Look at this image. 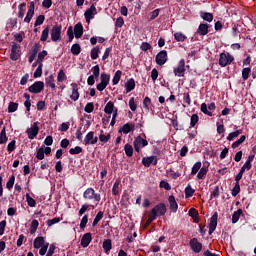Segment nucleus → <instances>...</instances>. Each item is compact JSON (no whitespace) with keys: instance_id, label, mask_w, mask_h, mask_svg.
Returning a JSON list of instances; mask_svg holds the SVG:
<instances>
[{"instance_id":"473e14b6","label":"nucleus","mask_w":256,"mask_h":256,"mask_svg":"<svg viewBox=\"0 0 256 256\" xmlns=\"http://www.w3.org/2000/svg\"><path fill=\"white\" fill-rule=\"evenodd\" d=\"M124 151H125V155H127L128 157H133V146L129 143L124 145Z\"/></svg>"},{"instance_id":"393cba45","label":"nucleus","mask_w":256,"mask_h":256,"mask_svg":"<svg viewBox=\"0 0 256 256\" xmlns=\"http://www.w3.org/2000/svg\"><path fill=\"white\" fill-rule=\"evenodd\" d=\"M239 135H243L242 129L229 133L226 139L227 141H233V139L237 138Z\"/></svg>"},{"instance_id":"2f4dec72","label":"nucleus","mask_w":256,"mask_h":256,"mask_svg":"<svg viewBox=\"0 0 256 256\" xmlns=\"http://www.w3.org/2000/svg\"><path fill=\"white\" fill-rule=\"evenodd\" d=\"M38 228H39V221L32 220L31 226H30V234L33 235L34 233H37Z\"/></svg>"},{"instance_id":"09e8293b","label":"nucleus","mask_w":256,"mask_h":256,"mask_svg":"<svg viewBox=\"0 0 256 256\" xmlns=\"http://www.w3.org/2000/svg\"><path fill=\"white\" fill-rule=\"evenodd\" d=\"M209 171V169L202 167L200 168V171L197 174V178L198 179H205V176L207 175V172Z\"/></svg>"},{"instance_id":"a18cd8bd","label":"nucleus","mask_w":256,"mask_h":256,"mask_svg":"<svg viewBox=\"0 0 256 256\" xmlns=\"http://www.w3.org/2000/svg\"><path fill=\"white\" fill-rule=\"evenodd\" d=\"M71 53L72 55H79L81 53V45L79 44H73L71 47Z\"/></svg>"},{"instance_id":"bf43d9fd","label":"nucleus","mask_w":256,"mask_h":256,"mask_svg":"<svg viewBox=\"0 0 256 256\" xmlns=\"http://www.w3.org/2000/svg\"><path fill=\"white\" fill-rule=\"evenodd\" d=\"M143 107L146 109V111H149V107H151V98L149 96H146L143 100Z\"/></svg>"},{"instance_id":"bb28decb","label":"nucleus","mask_w":256,"mask_h":256,"mask_svg":"<svg viewBox=\"0 0 256 256\" xmlns=\"http://www.w3.org/2000/svg\"><path fill=\"white\" fill-rule=\"evenodd\" d=\"M200 17L201 19H203L204 21H207L208 23H211V21H213V14L209 13V12H200Z\"/></svg>"},{"instance_id":"f03ea898","label":"nucleus","mask_w":256,"mask_h":256,"mask_svg":"<svg viewBox=\"0 0 256 256\" xmlns=\"http://www.w3.org/2000/svg\"><path fill=\"white\" fill-rule=\"evenodd\" d=\"M109 81H111V76L107 73H102L100 75V83L96 85L97 91H105L107 85H109Z\"/></svg>"},{"instance_id":"338daca9","label":"nucleus","mask_w":256,"mask_h":256,"mask_svg":"<svg viewBox=\"0 0 256 256\" xmlns=\"http://www.w3.org/2000/svg\"><path fill=\"white\" fill-rule=\"evenodd\" d=\"M74 33H83V24L77 23L74 26Z\"/></svg>"},{"instance_id":"c9c22d12","label":"nucleus","mask_w":256,"mask_h":256,"mask_svg":"<svg viewBox=\"0 0 256 256\" xmlns=\"http://www.w3.org/2000/svg\"><path fill=\"white\" fill-rule=\"evenodd\" d=\"M19 109V104L17 102H10L8 105V113H15Z\"/></svg>"},{"instance_id":"6e6552de","label":"nucleus","mask_w":256,"mask_h":256,"mask_svg":"<svg viewBox=\"0 0 256 256\" xmlns=\"http://www.w3.org/2000/svg\"><path fill=\"white\" fill-rule=\"evenodd\" d=\"M28 139L33 140L39 135V122H34L31 128L26 130Z\"/></svg>"},{"instance_id":"7ed1b4c3","label":"nucleus","mask_w":256,"mask_h":256,"mask_svg":"<svg viewBox=\"0 0 256 256\" xmlns=\"http://www.w3.org/2000/svg\"><path fill=\"white\" fill-rule=\"evenodd\" d=\"M232 61H235V58L231 54L225 53V52H222L220 54V58H219L220 67H227V65H231Z\"/></svg>"},{"instance_id":"c85d7f7f","label":"nucleus","mask_w":256,"mask_h":256,"mask_svg":"<svg viewBox=\"0 0 256 256\" xmlns=\"http://www.w3.org/2000/svg\"><path fill=\"white\" fill-rule=\"evenodd\" d=\"M195 195V189L191 187V184H188L185 188V197L186 199H189L190 197H193Z\"/></svg>"},{"instance_id":"f257e3e1","label":"nucleus","mask_w":256,"mask_h":256,"mask_svg":"<svg viewBox=\"0 0 256 256\" xmlns=\"http://www.w3.org/2000/svg\"><path fill=\"white\" fill-rule=\"evenodd\" d=\"M83 199L85 201H94L95 203H99V201H101V194L96 193L95 189L90 187L84 191Z\"/></svg>"},{"instance_id":"9d476101","label":"nucleus","mask_w":256,"mask_h":256,"mask_svg":"<svg viewBox=\"0 0 256 256\" xmlns=\"http://www.w3.org/2000/svg\"><path fill=\"white\" fill-rule=\"evenodd\" d=\"M97 141H99V138L95 136L93 131L88 132L84 138L85 145H97Z\"/></svg>"},{"instance_id":"79ce46f5","label":"nucleus","mask_w":256,"mask_h":256,"mask_svg":"<svg viewBox=\"0 0 256 256\" xmlns=\"http://www.w3.org/2000/svg\"><path fill=\"white\" fill-rule=\"evenodd\" d=\"M87 223H89V215L85 214L80 222V229L84 230L87 227Z\"/></svg>"},{"instance_id":"e433bc0d","label":"nucleus","mask_w":256,"mask_h":256,"mask_svg":"<svg viewBox=\"0 0 256 256\" xmlns=\"http://www.w3.org/2000/svg\"><path fill=\"white\" fill-rule=\"evenodd\" d=\"M90 56H91V59H93V61L99 58V46L92 48L90 52Z\"/></svg>"},{"instance_id":"0eeeda50","label":"nucleus","mask_w":256,"mask_h":256,"mask_svg":"<svg viewBox=\"0 0 256 256\" xmlns=\"http://www.w3.org/2000/svg\"><path fill=\"white\" fill-rule=\"evenodd\" d=\"M175 77H185V59L178 62V67L173 68Z\"/></svg>"},{"instance_id":"0e129e2a","label":"nucleus","mask_w":256,"mask_h":256,"mask_svg":"<svg viewBox=\"0 0 256 256\" xmlns=\"http://www.w3.org/2000/svg\"><path fill=\"white\" fill-rule=\"evenodd\" d=\"M219 186H215L214 190L210 194V199H215L216 197H219L220 195Z\"/></svg>"},{"instance_id":"774afa93","label":"nucleus","mask_w":256,"mask_h":256,"mask_svg":"<svg viewBox=\"0 0 256 256\" xmlns=\"http://www.w3.org/2000/svg\"><path fill=\"white\" fill-rule=\"evenodd\" d=\"M52 33H61V24H55L53 27H52Z\"/></svg>"},{"instance_id":"6e6d98bb","label":"nucleus","mask_w":256,"mask_h":256,"mask_svg":"<svg viewBox=\"0 0 256 256\" xmlns=\"http://www.w3.org/2000/svg\"><path fill=\"white\" fill-rule=\"evenodd\" d=\"M159 187L161 189H165L166 191H171V184L165 180L160 181Z\"/></svg>"},{"instance_id":"f8f14e48","label":"nucleus","mask_w":256,"mask_h":256,"mask_svg":"<svg viewBox=\"0 0 256 256\" xmlns=\"http://www.w3.org/2000/svg\"><path fill=\"white\" fill-rule=\"evenodd\" d=\"M219 217V213L215 212L212 217L210 218V223H209V235H213L215 230L217 229V219Z\"/></svg>"},{"instance_id":"cd10ccee","label":"nucleus","mask_w":256,"mask_h":256,"mask_svg":"<svg viewBox=\"0 0 256 256\" xmlns=\"http://www.w3.org/2000/svg\"><path fill=\"white\" fill-rule=\"evenodd\" d=\"M246 139H247V136L242 135L237 141L232 143V145H231L232 149H237V147H239V145H243V143H245Z\"/></svg>"},{"instance_id":"dca6fc26","label":"nucleus","mask_w":256,"mask_h":256,"mask_svg":"<svg viewBox=\"0 0 256 256\" xmlns=\"http://www.w3.org/2000/svg\"><path fill=\"white\" fill-rule=\"evenodd\" d=\"M96 14H97V8L95 7V5H91L90 8L86 10V12L84 13L86 21L89 23V21L93 19V15H96Z\"/></svg>"},{"instance_id":"6ab92c4d","label":"nucleus","mask_w":256,"mask_h":256,"mask_svg":"<svg viewBox=\"0 0 256 256\" xmlns=\"http://www.w3.org/2000/svg\"><path fill=\"white\" fill-rule=\"evenodd\" d=\"M170 210L172 213H177V209H179V204H177V200H175V196L171 195L168 198Z\"/></svg>"},{"instance_id":"a878e982","label":"nucleus","mask_w":256,"mask_h":256,"mask_svg":"<svg viewBox=\"0 0 256 256\" xmlns=\"http://www.w3.org/2000/svg\"><path fill=\"white\" fill-rule=\"evenodd\" d=\"M114 110L115 104L112 101H109L104 108V113H106L107 115H111V113H113Z\"/></svg>"},{"instance_id":"2eb2a0df","label":"nucleus","mask_w":256,"mask_h":256,"mask_svg":"<svg viewBox=\"0 0 256 256\" xmlns=\"http://www.w3.org/2000/svg\"><path fill=\"white\" fill-rule=\"evenodd\" d=\"M72 87V94L70 95V99L72 101H79V85H77V83H72L71 84Z\"/></svg>"},{"instance_id":"7c9ffc66","label":"nucleus","mask_w":256,"mask_h":256,"mask_svg":"<svg viewBox=\"0 0 256 256\" xmlns=\"http://www.w3.org/2000/svg\"><path fill=\"white\" fill-rule=\"evenodd\" d=\"M241 215H243L242 209H238L237 211H235L232 215V223H237L239 221Z\"/></svg>"},{"instance_id":"39448f33","label":"nucleus","mask_w":256,"mask_h":256,"mask_svg":"<svg viewBox=\"0 0 256 256\" xmlns=\"http://www.w3.org/2000/svg\"><path fill=\"white\" fill-rule=\"evenodd\" d=\"M43 89H45V83L43 81H36L28 87L29 93H34L35 95L41 93Z\"/></svg>"},{"instance_id":"aec40b11","label":"nucleus","mask_w":256,"mask_h":256,"mask_svg":"<svg viewBox=\"0 0 256 256\" xmlns=\"http://www.w3.org/2000/svg\"><path fill=\"white\" fill-rule=\"evenodd\" d=\"M46 87H51L52 91H55L56 85H55V76L51 74L50 76L45 78Z\"/></svg>"},{"instance_id":"ea45409f","label":"nucleus","mask_w":256,"mask_h":256,"mask_svg":"<svg viewBox=\"0 0 256 256\" xmlns=\"http://www.w3.org/2000/svg\"><path fill=\"white\" fill-rule=\"evenodd\" d=\"M26 201L29 207H36L37 205V202L35 201V199H33V197H31L29 193L26 194Z\"/></svg>"},{"instance_id":"de8ad7c7","label":"nucleus","mask_w":256,"mask_h":256,"mask_svg":"<svg viewBox=\"0 0 256 256\" xmlns=\"http://www.w3.org/2000/svg\"><path fill=\"white\" fill-rule=\"evenodd\" d=\"M197 33H209V24H200Z\"/></svg>"},{"instance_id":"4be33fe9","label":"nucleus","mask_w":256,"mask_h":256,"mask_svg":"<svg viewBox=\"0 0 256 256\" xmlns=\"http://www.w3.org/2000/svg\"><path fill=\"white\" fill-rule=\"evenodd\" d=\"M45 243V238L42 236H38L34 239L33 247L34 249H41Z\"/></svg>"},{"instance_id":"423d86ee","label":"nucleus","mask_w":256,"mask_h":256,"mask_svg":"<svg viewBox=\"0 0 256 256\" xmlns=\"http://www.w3.org/2000/svg\"><path fill=\"white\" fill-rule=\"evenodd\" d=\"M21 45L13 42L11 53H10V59L11 61H17L19 60V57H21Z\"/></svg>"},{"instance_id":"e2e57ef3","label":"nucleus","mask_w":256,"mask_h":256,"mask_svg":"<svg viewBox=\"0 0 256 256\" xmlns=\"http://www.w3.org/2000/svg\"><path fill=\"white\" fill-rule=\"evenodd\" d=\"M197 123H199V115L193 114L191 116V121H190L191 127H195V125H197Z\"/></svg>"},{"instance_id":"b1692460","label":"nucleus","mask_w":256,"mask_h":256,"mask_svg":"<svg viewBox=\"0 0 256 256\" xmlns=\"http://www.w3.org/2000/svg\"><path fill=\"white\" fill-rule=\"evenodd\" d=\"M133 129H135L134 124L126 123L123 125V127L121 128L120 131H122V133H124V135H128V133H131L133 131Z\"/></svg>"},{"instance_id":"4468645a","label":"nucleus","mask_w":256,"mask_h":256,"mask_svg":"<svg viewBox=\"0 0 256 256\" xmlns=\"http://www.w3.org/2000/svg\"><path fill=\"white\" fill-rule=\"evenodd\" d=\"M33 15H35V2H30L27 15L24 18L25 23H31V19H33Z\"/></svg>"},{"instance_id":"a19ab883","label":"nucleus","mask_w":256,"mask_h":256,"mask_svg":"<svg viewBox=\"0 0 256 256\" xmlns=\"http://www.w3.org/2000/svg\"><path fill=\"white\" fill-rule=\"evenodd\" d=\"M85 113H93L95 111V104L93 102H88L84 107Z\"/></svg>"},{"instance_id":"49530a36","label":"nucleus","mask_w":256,"mask_h":256,"mask_svg":"<svg viewBox=\"0 0 256 256\" xmlns=\"http://www.w3.org/2000/svg\"><path fill=\"white\" fill-rule=\"evenodd\" d=\"M201 170V162H196L191 170V175H197L199 171Z\"/></svg>"},{"instance_id":"72a5a7b5","label":"nucleus","mask_w":256,"mask_h":256,"mask_svg":"<svg viewBox=\"0 0 256 256\" xmlns=\"http://www.w3.org/2000/svg\"><path fill=\"white\" fill-rule=\"evenodd\" d=\"M122 74H123V72H121V70L116 71V73L112 79L113 85H119V81H121Z\"/></svg>"},{"instance_id":"603ef678","label":"nucleus","mask_w":256,"mask_h":256,"mask_svg":"<svg viewBox=\"0 0 256 256\" xmlns=\"http://www.w3.org/2000/svg\"><path fill=\"white\" fill-rule=\"evenodd\" d=\"M92 73H93V77H95V79H99V75L101 73V69L99 68V65H95L94 67H92L91 69Z\"/></svg>"},{"instance_id":"13d9d810","label":"nucleus","mask_w":256,"mask_h":256,"mask_svg":"<svg viewBox=\"0 0 256 256\" xmlns=\"http://www.w3.org/2000/svg\"><path fill=\"white\" fill-rule=\"evenodd\" d=\"M25 7H27V4L25 3L20 4L19 13H18V17L20 19H23V17H25Z\"/></svg>"},{"instance_id":"4d7b16f0","label":"nucleus","mask_w":256,"mask_h":256,"mask_svg":"<svg viewBox=\"0 0 256 256\" xmlns=\"http://www.w3.org/2000/svg\"><path fill=\"white\" fill-rule=\"evenodd\" d=\"M60 222H61V218L55 217L53 219L47 220L46 225H48V227H53V225H56V223H60Z\"/></svg>"},{"instance_id":"20e7f679","label":"nucleus","mask_w":256,"mask_h":256,"mask_svg":"<svg viewBox=\"0 0 256 256\" xmlns=\"http://www.w3.org/2000/svg\"><path fill=\"white\" fill-rule=\"evenodd\" d=\"M147 145H149V142L147 141V139H144L141 136L136 137L133 141V146L136 153H140L141 149H143V147H147Z\"/></svg>"},{"instance_id":"f704fd0d","label":"nucleus","mask_w":256,"mask_h":256,"mask_svg":"<svg viewBox=\"0 0 256 256\" xmlns=\"http://www.w3.org/2000/svg\"><path fill=\"white\" fill-rule=\"evenodd\" d=\"M36 159H38L39 161H43V159H45V148L40 147L37 150Z\"/></svg>"},{"instance_id":"37998d69","label":"nucleus","mask_w":256,"mask_h":256,"mask_svg":"<svg viewBox=\"0 0 256 256\" xmlns=\"http://www.w3.org/2000/svg\"><path fill=\"white\" fill-rule=\"evenodd\" d=\"M241 193V185L239 183H235V186L232 189V197H237Z\"/></svg>"},{"instance_id":"5fc2aeb1","label":"nucleus","mask_w":256,"mask_h":256,"mask_svg":"<svg viewBox=\"0 0 256 256\" xmlns=\"http://www.w3.org/2000/svg\"><path fill=\"white\" fill-rule=\"evenodd\" d=\"M174 39L183 43V41L187 40V36H185V34H183V33H174Z\"/></svg>"},{"instance_id":"8fccbe9b","label":"nucleus","mask_w":256,"mask_h":256,"mask_svg":"<svg viewBox=\"0 0 256 256\" xmlns=\"http://www.w3.org/2000/svg\"><path fill=\"white\" fill-rule=\"evenodd\" d=\"M101 219H103V211H99L97 213V215L94 218V221L92 223V227H96V225L99 223V221H101Z\"/></svg>"},{"instance_id":"ddd939ff","label":"nucleus","mask_w":256,"mask_h":256,"mask_svg":"<svg viewBox=\"0 0 256 256\" xmlns=\"http://www.w3.org/2000/svg\"><path fill=\"white\" fill-rule=\"evenodd\" d=\"M152 211H155L156 216L163 217V215L167 213V206L165 203H159L152 209Z\"/></svg>"},{"instance_id":"69168bd1","label":"nucleus","mask_w":256,"mask_h":256,"mask_svg":"<svg viewBox=\"0 0 256 256\" xmlns=\"http://www.w3.org/2000/svg\"><path fill=\"white\" fill-rule=\"evenodd\" d=\"M16 141L12 140L8 145H7V151L8 153H13V150L15 149Z\"/></svg>"},{"instance_id":"c03bdc74","label":"nucleus","mask_w":256,"mask_h":256,"mask_svg":"<svg viewBox=\"0 0 256 256\" xmlns=\"http://www.w3.org/2000/svg\"><path fill=\"white\" fill-rule=\"evenodd\" d=\"M200 109L202 113H204V115H208V117H213V112L209 111L206 103H202Z\"/></svg>"},{"instance_id":"9b49d317","label":"nucleus","mask_w":256,"mask_h":256,"mask_svg":"<svg viewBox=\"0 0 256 256\" xmlns=\"http://www.w3.org/2000/svg\"><path fill=\"white\" fill-rule=\"evenodd\" d=\"M189 245L194 253H201L203 249V244L197 238H192Z\"/></svg>"},{"instance_id":"412c9836","label":"nucleus","mask_w":256,"mask_h":256,"mask_svg":"<svg viewBox=\"0 0 256 256\" xmlns=\"http://www.w3.org/2000/svg\"><path fill=\"white\" fill-rule=\"evenodd\" d=\"M102 247L104 249V253H106V255H109L111 249H113V243L111 242V239L104 240Z\"/></svg>"},{"instance_id":"680f3d73","label":"nucleus","mask_w":256,"mask_h":256,"mask_svg":"<svg viewBox=\"0 0 256 256\" xmlns=\"http://www.w3.org/2000/svg\"><path fill=\"white\" fill-rule=\"evenodd\" d=\"M13 185H15V175L10 176L8 182L6 183L7 189H13Z\"/></svg>"},{"instance_id":"5701e85b","label":"nucleus","mask_w":256,"mask_h":256,"mask_svg":"<svg viewBox=\"0 0 256 256\" xmlns=\"http://www.w3.org/2000/svg\"><path fill=\"white\" fill-rule=\"evenodd\" d=\"M126 93H131L135 89V79L130 78L125 84Z\"/></svg>"},{"instance_id":"864d4df0","label":"nucleus","mask_w":256,"mask_h":256,"mask_svg":"<svg viewBox=\"0 0 256 256\" xmlns=\"http://www.w3.org/2000/svg\"><path fill=\"white\" fill-rule=\"evenodd\" d=\"M251 74V68L246 67L242 70V79H244V81H247V79H249V75Z\"/></svg>"},{"instance_id":"052dcab7","label":"nucleus","mask_w":256,"mask_h":256,"mask_svg":"<svg viewBox=\"0 0 256 256\" xmlns=\"http://www.w3.org/2000/svg\"><path fill=\"white\" fill-rule=\"evenodd\" d=\"M48 53L47 50H43L42 52L38 53V63L41 64L43 63V59H45V57H47Z\"/></svg>"},{"instance_id":"3c124183","label":"nucleus","mask_w":256,"mask_h":256,"mask_svg":"<svg viewBox=\"0 0 256 256\" xmlns=\"http://www.w3.org/2000/svg\"><path fill=\"white\" fill-rule=\"evenodd\" d=\"M70 155H79L80 153H83V148L80 146H76L75 148H71L69 150Z\"/></svg>"},{"instance_id":"f3484780","label":"nucleus","mask_w":256,"mask_h":256,"mask_svg":"<svg viewBox=\"0 0 256 256\" xmlns=\"http://www.w3.org/2000/svg\"><path fill=\"white\" fill-rule=\"evenodd\" d=\"M144 167H151V165H157V156L144 157L142 159Z\"/></svg>"},{"instance_id":"a211bd4d","label":"nucleus","mask_w":256,"mask_h":256,"mask_svg":"<svg viewBox=\"0 0 256 256\" xmlns=\"http://www.w3.org/2000/svg\"><path fill=\"white\" fill-rule=\"evenodd\" d=\"M91 241H93V237L91 236V233H86L83 235L82 239H81V245L82 247H89V245L91 244Z\"/></svg>"},{"instance_id":"4c0bfd02","label":"nucleus","mask_w":256,"mask_h":256,"mask_svg":"<svg viewBox=\"0 0 256 256\" xmlns=\"http://www.w3.org/2000/svg\"><path fill=\"white\" fill-rule=\"evenodd\" d=\"M41 75H43V63H40L35 70L34 79H38V77H41Z\"/></svg>"},{"instance_id":"c756f323","label":"nucleus","mask_w":256,"mask_h":256,"mask_svg":"<svg viewBox=\"0 0 256 256\" xmlns=\"http://www.w3.org/2000/svg\"><path fill=\"white\" fill-rule=\"evenodd\" d=\"M58 83H63V81H67V75L65 74V70L60 69L57 75Z\"/></svg>"},{"instance_id":"58836bf2","label":"nucleus","mask_w":256,"mask_h":256,"mask_svg":"<svg viewBox=\"0 0 256 256\" xmlns=\"http://www.w3.org/2000/svg\"><path fill=\"white\" fill-rule=\"evenodd\" d=\"M120 185H121V180H116L112 187V195H119Z\"/></svg>"},{"instance_id":"1a4fd4ad","label":"nucleus","mask_w":256,"mask_h":256,"mask_svg":"<svg viewBox=\"0 0 256 256\" xmlns=\"http://www.w3.org/2000/svg\"><path fill=\"white\" fill-rule=\"evenodd\" d=\"M168 56H167V52L166 50H162L160 51L156 57H155V62L160 66L163 67V65H165V63H167L168 61Z\"/></svg>"}]
</instances>
